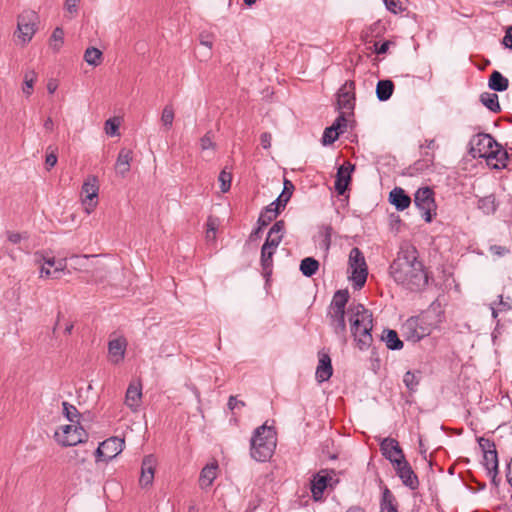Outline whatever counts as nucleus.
<instances>
[{
	"instance_id": "obj_1",
	"label": "nucleus",
	"mask_w": 512,
	"mask_h": 512,
	"mask_svg": "<svg viewBox=\"0 0 512 512\" xmlns=\"http://www.w3.org/2000/svg\"><path fill=\"white\" fill-rule=\"evenodd\" d=\"M393 280L411 292H421L428 285L429 277L417 249L408 243L400 246L396 258L389 266Z\"/></svg>"
},
{
	"instance_id": "obj_2",
	"label": "nucleus",
	"mask_w": 512,
	"mask_h": 512,
	"mask_svg": "<svg viewBox=\"0 0 512 512\" xmlns=\"http://www.w3.org/2000/svg\"><path fill=\"white\" fill-rule=\"evenodd\" d=\"M350 332L360 350H367L373 341L372 313L361 303H351L347 310Z\"/></svg>"
},
{
	"instance_id": "obj_3",
	"label": "nucleus",
	"mask_w": 512,
	"mask_h": 512,
	"mask_svg": "<svg viewBox=\"0 0 512 512\" xmlns=\"http://www.w3.org/2000/svg\"><path fill=\"white\" fill-rule=\"evenodd\" d=\"M277 438L273 427L263 424L257 427L250 440V455L258 462L268 461L276 448Z\"/></svg>"
},
{
	"instance_id": "obj_4",
	"label": "nucleus",
	"mask_w": 512,
	"mask_h": 512,
	"mask_svg": "<svg viewBox=\"0 0 512 512\" xmlns=\"http://www.w3.org/2000/svg\"><path fill=\"white\" fill-rule=\"evenodd\" d=\"M349 270L351 271L350 279L356 289H361L367 280L368 270L366 261L362 251L354 247L349 253Z\"/></svg>"
},
{
	"instance_id": "obj_5",
	"label": "nucleus",
	"mask_w": 512,
	"mask_h": 512,
	"mask_svg": "<svg viewBox=\"0 0 512 512\" xmlns=\"http://www.w3.org/2000/svg\"><path fill=\"white\" fill-rule=\"evenodd\" d=\"M56 440L62 446H75L85 442L88 434L80 424L63 425L55 432Z\"/></svg>"
},
{
	"instance_id": "obj_6",
	"label": "nucleus",
	"mask_w": 512,
	"mask_h": 512,
	"mask_svg": "<svg viewBox=\"0 0 512 512\" xmlns=\"http://www.w3.org/2000/svg\"><path fill=\"white\" fill-rule=\"evenodd\" d=\"M469 154L473 158L489 159L494 147H498L497 141L486 133H478L474 135L469 142Z\"/></svg>"
},
{
	"instance_id": "obj_7",
	"label": "nucleus",
	"mask_w": 512,
	"mask_h": 512,
	"mask_svg": "<svg viewBox=\"0 0 512 512\" xmlns=\"http://www.w3.org/2000/svg\"><path fill=\"white\" fill-rule=\"evenodd\" d=\"M414 203L420 210L423 219L426 222H431L434 215H436V203L434 199V192L429 187L419 188L414 195Z\"/></svg>"
},
{
	"instance_id": "obj_8",
	"label": "nucleus",
	"mask_w": 512,
	"mask_h": 512,
	"mask_svg": "<svg viewBox=\"0 0 512 512\" xmlns=\"http://www.w3.org/2000/svg\"><path fill=\"white\" fill-rule=\"evenodd\" d=\"M124 447V440L110 437L101 442L95 451L96 462H108L120 454Z\"/></svg>"
},
{
	"instance_id": "obj_9",
	"label": "nucleus",
	"mask_w": 512,
	"mask_h": 512,
	"mask_svg": "<svg viewBox=\"0 0 512 512\" xmlns=\"http://www.w3.org/2000/svg\"><path fill=\"white\" fill-rule=\"evenodd\" d=\"M36 262L41 264L40 277L41 278H60V273L65 270L67 266V259L56 260L54 257H44L41 254H36Z\"/></svg>"
},
{
	"instance_id": "obj_10",
	"label": "nucleus",
	"mask_w": 512,
	"mask_h": 512,
	"mask_svg": "<svg viewBox=\"0 0 512 512\" xmlns=\"http://www.w3.org/2000/svg\"><path fill=\"white\" fill-rule=\"evenodd\" d=\"M403 335L406 340L418 342L430 334V329L425 321L419 317H411L402 326Z\"/></svg>"
},
{
	"instance_id": "obj_11",
	"label": "nucleus",
	"mask_w": 512,
	"mask_h": 512,
	"mask_svg": "<svg viewBox=\"0 0 512 512\" xmlns=\"http://www.w3.org/2000/svg\"><path fill=\"white\" fill-rule=\"evenodd\" d=\"M37 15L33 11L22 12L17 19L18 37L23 43L31 41L36 32Z\"/></svg>"
},
{
	"instance_id": "obj_12",
	"label": "nucleus",
	"mask_w": 512,
	"mask_h": 512,
	"mask_svg": "<svg viewBox=\"0 0 512 512\" xmlns=\"http://www.w3.org/2000/svg\"><path fill=\"white\" fill-rule=\"evenodd\" d=\"M355 107V82L346 81L337 92V109L352 112Z\"/></svg>"
},
{
	"instance_id": "obj_13",
	"label": "nucleus",
	"mask_w": 512,
	"mask_h": 512,
	"mask_svg": "<svg viewBox=\"0 0 512 512\" xmlns=\"http://www.w3.org/2000/svg\"><path fill=\"white\" fill-rule=\"evenodd\" d=\"M397 476L401 479L404 486L411 490H416L419 487V480L416 473L413 471L411 465L405 459H400V462L394 465Z\"/></svg>"
},
{
	"instance_id": "obj_14",
	"label": "nucleus",
	"mask_w": 512,
	"mask_h": 512,
	"mask_svg": "<svg viewBox=\"0 0 512 512\" xmlns=\"http://www.w3.org/2000/svg\"><path fill=\"white\" fill-rule=\"evenodd\" d=\"M380 450L382 455L393 465L400 462V459H405V455L400 448L398 441L394 438H384L380 443Z\"/></svg>"
},
{
	"instance_id": "obj_15",
	"label": "nucleus",
	"mask_w": 512,
	"mask_h": 512,
	"mask_svg": "<svg viewBox=\"0 0 512 512\" xmlns=\"http://www.w3.org/2000/svg\"><path fill=\"white\" fill-rule=\"evenodd\" d=\"M98 191L99 186L95 176L89 177L82 185V193L85 194L83 203L88 214L91 213L97 205V202L94 201V199L97 198Z\"/></svg>"
},
{
	"instance_id": "obj_16",
	"label": "nucleus",
	"mask_w": 512,
	"mask_h": 512,
	"mask_svg": "<svg viewBox=\"0 0 512 512\" xmlns=\"http://www.w3.org/2000/svg\"><path fill=\"white\" fill-rule=\"evenodd\" d=\"M127 348V340L120 336L108 342L109 361L113 364H119L124 360Z\"/></svg>"
},
{
	"instance_id": "obj_17",
	"label": "nucleus",
	"mask_w": 512,
	"mask_h": 512,
	"mask_svg": "<svg viewBox=\"0 0 512 512\" xmlns=\"http://www.w3.org/2000/svg\"><path fill=\"white\" fill-rule=\"evenodd\" d=\"M155 466L156 459L153 455H147L143 458L141 475L139 479V484L141 487L145 488L152 485L154 480Z\"/></svg>"
},
{
	"instance_id": "obj_18",
	"label": "nucleus",
	"mask_w": 512,
	"mask_h": 512,
	"mask_svg": "<svg viewBox=\"0 0 512 512\" xmlns=\"http://www.w3.org/2000/svg\"><path fill=\"white\" fill-rule=\"evenodd\" d=\"M345 314L346 312L328 311L329 324L343 343L347 340Z\"/></svg>"
},
{
	"instance_id": "obj_19",
	"label": "nucleus",
	"mask_w": 512,
	"mask_h": 512,
	"mask_svg": "<svg viewBox=\"0 0 512 512\" xmlns=\"http://www.w3.org/2000/svg\"><path fill=\"white\" fill-rule=\"evenodd\" d=\"M353 170L354 166L350 163H347V165H341L338 168L335 180V190L339 195H343L346 192Z\"/></svg>"
},
{
	"instance_id": "obj_20",
	"label": "nucleus",
	"mask_w": 512,
	"mask_h": 512,
	"mask_svg": "<svg viewBox=\"0 0 512 512\" xmlns=\"http://www.w3.org/2000/svg\"><path fill=\"white\" fill-rule=\"evenodd\" d=\"M483 463L487 470L488 476L491 478L492 483L497 486L498 475V455L497 451H487L483 454Z\"/></svg>"
},
{
	"instance_id": "obj_21",
	"label": "nucleus",
	"mask_w": 512,
	"mask_h": 512,
	"mask_svg": "<svg viewBox=\"0 0 512 512\" xmlns=\"http://www.w3.org/2000/svg\"><path fill=\"white\" fill-rule=\"evenodd\" d=\"M508 152L498 143V147H494L491 156L487 159V164L493 169H504L507 167Z\"/></svg>"
},
{
	"instance_id": "obj_22",
	"label": "nucleus",
	"mask_w": 512,
	"mask_h": 512,
	"mask_svg": "<svg viewBox=\"0 0 512 512\" xmlns=\"http://www.w3.org/2000/svg\"><path fill=\"white\" fill-rule=\"evenodd\" d=\"M389 201L398 211L407 209L411 204V198L399 187L394 188L390 192Z\"/></svg>"
},
{
	"instance_id": "obj_23",
	"label": "nucleus",
	"mask_w": 512,
	"mask_h": 512,
	"mask_svg": "<svg viewBox=\"0 0 512 512\" xmlns=\"http://www.w3.org/2000/svg\"><path fill=\"white\" fill-rule=\"evenodd\" d=\"M142 398V387L140 383H131L126 391L125 403L133 411H136Z\"/></svg>"
},
{
	"instance_id": "obj_24",
	"label": "nucleus",
	"mask_w": 512,
	"mask_h": 512,
	"mask_svg": "<svg viewBox=\"0 0 512 512\" xmlns=\"http://www.w3.org/2000/svg\"><path fill=\"white\" fill-rule=\"evenodd\" d=\"M332 365L331 359L328 354H322L319 358V364L316 369V378L319 382H324L329 380L332 376Z\"/></svg>"
},
{
	"instance_id": "obj_25",
	"label": "nucleus",
	"mask_w": 512,
	"mask_h": 512,
	"mask_svg": "<svg viewBox=\"0 0 512 512\" xmlns=\"http://www.w3.org/2000/svg\"><path fill=\"white\" fill-rule=\"evenodd\" d=\"M349 300L348 290H338L335 292L329 311L345 312V307Z\"/></svg>"
},
{
	"instance_id": "obj_26",
	"label": "nucleus",
	"mask_w": 512,
	"mask_h": 512,
	"mask_svg": "<svg viewBox=\"0 0 512 512\" xmlns=\"http://www.w3.org/2000/svg\"><path fill=\"white\" fill-rule=\"evenodd\" d=\"M381 512H398L396 499L388 487L383 488L382 499L380 503Z\"/></svg>"
},
{
	"instance_id": "obj_27",
	"label": "nucleus",
	"mask_w": 512,
	"mask_h": 512,
	"mask_svg": "<svg viewBox=\"0 0 512 512\" xmlns=\"http://www.w3.org/2000/svg\"><path fill=\"white\" fill-rule=\"evenodd\" d=\"M509 81L499 71H493L490 75L488 86L491 90L503 92L508 88Z\"/></svg>"
},
{
	"instance_id": "obj_28",
	"label": "nucleus",
	"mask_w": 512,
	"mask_h": 512,
	"mask_svg": "<svg viewBox=\"0 0 512 512\" xmlns=\"http://www.w3.org/2000/svg\"><path fill=\"white\" fill-rule=\"evenodd\" d=\"M328 478L326 475L318 473L314 476L311 482V492L315 500H319L322 497L324 490L327 487Z\"/></svg>"
},
{
	"instance_id": "obj_29",
	"label": "nucleus",
	"mask_w": 512,
	"mask_h": 512,
	"mask_svg": "<svg viewBox=\"0 0 512 512\" xmlns=\"http://www.w3.org/2000/svg\"><path fill=\"white\" fill-rule=\"evenodd\" d=\"M132 160V152L127 149H122L117 157L116 170L125 175L130 170V161Z\"/></svg>"
},
{
	"instance_id": "obj_30",
	"label": "nucleus",
	"mask_w": 512,
	"mask_h": 512,
	"mask_svg": "<svg viewBox=\"0 0 512 512\" xmlns=\"http://www.w3.org/2000/svg\"><path fill=\"white\" fill-rule=\"evenodd\" d=\"M394 84L391 80H380L376 85V95L380 101H387L392 96Z\"/></svg>"
},
{
	"instance_id": "obj_31",
	"label": "nucleus",
	"mask_w": 512,
	"mask_h": 512,
	"mask_svg": "<svg viewBox=\"0 0 512 512\" xmlns=\"http://www.w3.org/2000/svg\"><path fill=\"white\" fill-rule=\"evenodd\" d=\"M217 465H206L200 474L199 483L202 488H207L212 485L216 478Z\"/></svg>"
},
{
	"instance_id": "obj_32",
	"label": "nucleus",
	"mask_w": 512,
	"mask_h": 512,
	"mask_svg": "<svg viewBox=\"0 0 512 512\" xmlns=\"http://www.w3.org/2000/svg\"><path fill=\"white\" fill-rule=\"evenodd\" d=\"M382 340L386 343L387 348L390 350H400L403 348V341L400 340L395 330H384Z\"/></svg>"
},
{
	"instance_id": "obj_33",
	"label": "nucleus",
	"mask_w": 512,
	"mask_h": 512,
	"mask_svg": "<svg viewBox=\"0 0 512 512\" xmlns=\"http://www.w3.org/2000/svg\"><path fill=\"white\" fill-rule=\"evenodd\" d=\"M481 103L487 107L490 111L498 113L501 111V107L498 100V95L495 93L484 92L480 95Z\"/></svg>"
},
{
	"instance_id": "obj_34",
	"label": "nucleus",
	"mask_w": 512,
	"mask_h": 512,
	"mask_svg": "<svg viewBox=\"0 0 512 512\" xmlns=\"http://www.w3.org/2000/svg\"><path fill=\"white\" fill-rule=\"evenodd\" d=\"M280 211L273 207V204L267 205L260 213L257 220V224L261 226H267L272 222L279 214Z\"/></svg>"
},
{
	"instance_id": "obj_35",
	"label": "nucleus",
	"mask_w": 512,
	"mask_h": 512,
	"mask_svg": "<svg viewBox=\"0 0 512 512\" xmlns=\"http://www.w3.org/2000/svg\"><path fill=\"white\" fill-rule=\"evenodd\" d=\"M319 269V262L313 257H306L300 263V271L306 277H311Z\"/></svg>"
},
{
	"instance_id": "obj_36",
	"label": "nucleus",
	"mask_w": 512,
	"mask_h": 512,
	"mask_svg": "<svg viewBox=\"0 0 512 512\" xmlns=\"http://www.w3.org/2000/svg\"><path fill=\"white\" fill-rule=\"evenodd\" d=\"M103 53L96 47H89L85 50L84 60L91 66H99L102 62Z\"/></svg>"
},
{
	"instance_id": "obj_37",
	"label": "nucleus",
	"mask_w": 512,
	"mask_h": 512,
	"mask_svg": "<svg viewBox=\"0 0 512 512\" xmlns=\"http://www.w3.org/2000/svg\"><path fill=\"white\" fill-rule=\"evenodd\" d=\"M275 251L271 249H265L261 248V266L263 268V271L265 275H270L272 271V265H273V255Z\"/></svg>"
},
{
	"instance_id": "obj_38",
	"label": "nucleus",
	"mask_w": 512,
	"mask_h": 512,
	"mask_svg": "<svg viewBox=\"0 0 512 512\" xmlns=\"http://www.w3.org/2000/svg\"><path fill=\"white\" fill-rule=\"evenodd\" d=\"M420 378L421 373L419 371H407L403 377V382L409 391L415 392L417 390Z\"/></svg>"
},
{
	"instance_id": "obj_39",
	"label": "nucleus",
	"mask_w": 512,
	"mask_h": 512,
	"mask_svg": "<svg viewBox=\"0 0 512 512\" xmlns=\"http://www.w3.org/2000/svg\"><path fill=\"white\" fill-rule=\"evenodd\" d=\"M62 407L64 416L71 422V424H80V413L74 405L64 401L62 403Z\"/></svg>"
},
{
	"instance_id": "obj_40",
	"label": "nucleus",
	"mask_w": 512,
	"mask_h": 512,
	"mask_svg": "<svg viewBox=\"0 0 512 512\" xmlns=\"http://www.w3.org/2000/svg\"><path fill=\"white\" fill-rule=\"evenodd\" d=\"M478 208L487 215L494 213L497 208L495 197L493 195H489L481 198L478 202Z\"/></svg>"
},
{
	"instance_id": "obj_41",
	"label": "nucleus",
	"mask_w": 512,
	"mask_h": 512,
	"mask_svg": "<svg viewBox=\"0 0 512 512\" xmlns=\"http://www.w3.org/2000/svg\"><path fill=\"white\" fill-rule=\"evenodd\" d=\"M64 43V31L62 28L57 27L54 29L50 37V47L55 52H58Z\"/></svg>"
},
{
	"instance_id": "obj_42",
	"label": "nucleus",
	"mask_w": 512,
	"mask_h": 512,
	"mask_svg": "<svg viewBox=\"0 0 512 512\" xmlns=\"http://www.w3.org/2000/svg\"><path fill=\"white\" fill-rule=\"evenodd\" d=\"M37 79V74L34 70L26 71L24 74V86L22 88L23 93L26 96H30L33 92V86Z\"/></svg>"
},
{
	"instance_id": "obj_43",
	"label": "nucleus",
	"mask_w": 512,
	"mask_h": 512,
	"mask_svg": "<svg viewBox=\"0 0 512 512\" xmlns=\"http://www.w3.org/2000/svg\"><path fill=\"white\" fill-rule=\"evenodd\" d=\"M340 134H343V133L338 131V129H335L332 126L325 128L323 136H322V144L330 145V144L334 143L338 139Z\"/></svg>"
},
{
	"instance_id": "obj_44",
	"label": "nucleus",
	"mask_w": 512,
	"mask_h": 512,
	"mask_svg": "<svg viewBox=\"0 0 512 512\" xmlns=\"http://www.w3.org/2000/svg\"><path fill=\"white\" fill-rule=\"evenodd\" d=\"M174 120V110L171 105H166L163 108L162 115H161V122L163 126H165L167 129H170L172 127Z\"/></svg>"
},
{
	"instance_id": "obj_45",
	"label": "nucleus",
	"mask_w": 512,
	"mask_h": 512,
	"mask_svg": "<svg viewBox=\"0 0 512 512\" xmlns=\"http://www.w3.org/2000/svg\"><path fill=\"white\" fill-rule=\"evenodd\" d=\"M218 180L220 182V188L223 193H226L229 191L231 187V181H232V175L231 173L222 170L219 174Z\"/></svg>"
},
{
	"instance_id": "obj_46",
	"label": "nucleus",
	"mask_w": 512,
	"mask_h": 512,
	"mask_svg": "<svg viewBox=\"0 0 512 512\" xmlns=\"http://www.w3.org/2000/svg\"><path fill=\"white\" fill-rule=\"evenodd\" d=\"M292 196V192L291 191H288V192H282L278 198L273 201L271 204H273V207L274 208H277L278 211H280V209L282 208H285L286 204L288 203V201L290 200Z\"/></svg>"
},
{
	"instance_id": "obj_47",
	"label": "nucleus",
	"mask_w": 512,
	"mask_h": 512,
	"mask_svg": "<svg viewBox=\"0 0 512 512\" xmlns=\"http://www.w3.org/2000/svg\"><path fill=\"white\" fill-rule=\"evenodd\" d=\"M346 112L347 111H340L338 117L335 119L334 123L331 125L335 129H338V131L344 133L347 128V118H346Z\"/></svg>"
},
{
	"instance_id": "obj_48",
	"label": "nucleus",
	"mask_w": 512,
	"mask_h": 512,
	"mask_svg": "<svg viewBox=\"0 0 512 512\" xmlns=\"http://www.w3.org/2000/svg\"><path fill=\"white\" fill-rule=\"evenodd\" d=\"M282 239L279 236H274L270 233H268L267 238L262 246V248L265 249H271L273 251H276L277 247L281 243Z\"/></svg>"
},
{
	"instance_id": "obj_49",
	"label": "nucleus",
	"mask_w": 512,
	"mask_h": 512,
	"mask_svg": "<svg viewBox=\"0 0 512 512\" xmlns=\"http://www.w3.org/2000/svg\"><path fill=\"white\" fill-rule=\"evenodd\" d=\"M285 232V222L283 220L276 221L273 226L270 228V234L274 236H279L281 239L284 237Z\"/></svg>"
},
{
	"instance_id": "obj_50",
	"label": "nucleus",
	"mask_w": 512,
	"mask_h": 512,
	"mask_svg": "<svg viewBox=\"0 0 512 512\" xmlns=\"http://www.w3.org/2000/svg\"><path fill=\"white\" fill-rule=\"evenodd\" d=\"M478 443L483 454H486L487 451H496L495 443L488 438L480 437Z\"/></svg>"
},
{
	"instance_id": "obj_51",
	"label": "nucleus",
	"mask_w": 512,
	"mask_h": 512,
	"mask_svg": "<svg viewBox=\"0 0 512 512\" xmlns=\"http://www.w3.org/2000/svg\"><path fill=\"white\" fill-rule=\"evenodd\" d=\"M383 2L385 4L386 8L394 14H397V13L403 11L402 4H401L400 0H383Z\"/></svg>"
},
{
	"instance_id": "obj_52",
	"label": "nucleus",
	"mask_w": 512,
	"mask_h": 512,
	"mask_svg": "<svg viewBox=\"0 0 512 512\" xmlns=\"http://www.w3.org/2000/svg\"><path fill=\"white\" fill-rule=\"evenodd\" d=\"M200 146L202 150L213 149L215 144L213 142L210 132L206 133L200 140Z\"/></svg>"
},
{
	"instance_id": "obj_53",
	"label": "nucleus",
	"mask_w": 512,
	"mask_h": 512,
	"mask_svg": "<svg viewBox=\"0 0 512 512\" xmlns=\"http://www.w3.org/2000/svg\"><path fill=\"white\" fill-rule=\"evenodd\" d=\"M489 251L497 257H503L510 252L507 247L501 245H491Z\"/></svg>"
},
{
	"instance_id": "obj_54",
	"label": "nucleus",
	"mask_w": 512,
	"mask_h": 512,
	"mask_svg": "<svg viewBox=\"0 0 512 512\" xmlns=\"http://www.w3.org/2000/svg\"><path fill=\"white\" fill-rule=\"evenodd\" d=\"M118 128H119V124L116 123L114 120L112 119H108L106 122H105V131L108 135L110 136H114L117 134L118 132Z\"/></svg>"
},
{
	"instance_id": "obj_55",
	"label": "nucleus",
	"mask_w": 512,
	"mask_h": 512,
	"mask_svg": "<svg viewBox=\"0 0 512 512\" xmlns=\"http://www.w3.org/2000/svg\"><path fill=\"white\" fill-rule=\"evenodd\" d=\"M228 408L233 411L236 408L245 407V402L241 400H237L236 396L231 395L228 399Z\"/></svg>"
},
{
	"instance_id": "obj_56",
	"label": "nucleus",
	"mask_w": 512,
	"mask_h": 512,
	"mask_svg": "<svg viewBox=\"0 0 512 512\" xmlns=\"http://www.w3.org/2000/svg\"><path fill=\"white\" fill-rule=\"evenodd\" d=\"M57 163V155L55 153V149L51 151V153L46 155L45 165L47 170L53 168Z\"/></svg>"
},
{
	"instance_id": "obj_57",
	"label": "nucleus",
	"mask_w": 512,
	"mask_h": 512,
	"mask_svg": "<svg viewBox=\"0 0 512 512\" xmlns=\"http://www.w3.org/2000/svg\"><path fill=\"white\" fill-rule=\"evenodd\" d=\"M271 140L272 135L268 132H264L260 136V143L264 149H269L271 147Z\"/></svg>"
},
{
	"instance_id": "obj_58",
	"label": "nucleus",
	"mask_w": 512,
	"mask_h": 512,
	"mask_svg": "<svg viewBox=\"0 0 512 512\" xmlns=\"http://www.w3.org/2000/svg\"><path fill=\"white\" fill-rule=\"evenodd\" d=\"M207 230L212 231V240L216 239L217 219L209 217L207 220Z\"/></svg>"
},
{
	"instance_id": "obj_59",
	"label": "nucleus",
	"mask_w": 512,
	"mask_h": 512,
	"mask_svg": "<svg viewBox=\"0 0 512 512\" xmlns=\"http://www.w3.org/2000/svg\"><path fill=\"white\" fill-rule=\"evenodd\" d=\"M80 0H65V9L71 13L75 14L77 13V6Z\"/></svg>"
},
{
	"instance_id": "obj_60",
	"label": "nucleus",
	"mask_w": 512,
	"mask_h": 512,
	"mask_svg": "<svg viewBox=\"0 0 512 512\" xmlns=\"http://www.w3.org/2000/svg\"><path fill=\"white\" fill-rule=\"evenodd\" d=\"M503 44L507 48L512 49V26L508 27L506 34L503 38Z\"/></svg>"
},
{
	"instance_id": "obj_61",
	"label": "nucleus",
	"mask_w": 512,
	"mask_h": 512,
	"mask_svg": "<svg viewBox=\"0 0 512 512\" xmlns=\"http://www.w3.org/2000/svg\"><path fill=\"white\" fill-rule=\"evenodd\" d=\"M510 298L508 297L507 300H504L502 295H499V310L502 311H508L511 309L510 304Z\"/></svg>"
},
{
	"instance_id": "obj_62",
	"label": "nucleus",
	"mask_w": 512,
	"mask_h": 512,
	"mask_svg": "<svg viewBox=\"0 0 512 512\" xmlns=\"http://www.w3.org/2000/svg\"><path fill=\"white\" fill-rule=\"evenodd\" d=\"M389 45H390L389 41H385L381 44L376 43L375 44V52L377 54H385L389 48Z\"/></svg>"
},
{
	"instance_id": "obj_63",
	"label": "nucleus",
	"mask_w": 512,
	"mask_h": 512,
	"mask_svg": "<svg viewBox=\"0 0 512 512\" xmlns=\"http://www.w3.org/2000/svg\"><path fill=\"white\" fill-rule=\"evenodd\" d=\"M88 257L89 256H87V255H82V256L74 255L70 258V260L74 261L75 267H77V266H83L84 262L88 259Z\"/></svg>"
},
{
	"instance_id": "obj_64",
	"label": "nucleus",
	"mask_w": 512,
	"mask_h": 512,
	"mask_svg": "<svg viewBox=\"0 0 512 512\" xmlns=\"http://www.w3.org/2000/svg\"><path fill=\"white\" fill-rule=\"evenodd\" d=\"M8 240L13 244H18L22 240V235L16 232H9Z\"/></svg>"
}]
</instances>
